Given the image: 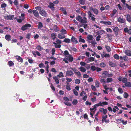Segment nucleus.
Returning <instances> with one entry per match:
<instances>
[{"label": "nucleus", "mask_w": 131, "mask_h": 131, "mask_svg": "<svg viewBox=\"0 0 131 131\" xmlns=\"http://www.w3.org/2000/svg\"><path fill=\"white\" fill-rule=\"evenodd\" d=\"M14 16L13 15H9L5 17V19L7 20H13L14 18Z\"/></svg>", "instance_id": "f8f14e48"}, {"label": "nucleus", "mask_w": 131, "mask_h": 131, "mask_svg": "<svg viewBox=\"0 0 131 131\" xmlns=\"http://www.w3.org/2000/svg\"><path fill=\"white\" fill-rule=\"evenodd\" d=\"M66 89L68 91H70L71 90V89L69 85H66Z\"/></svg>", "instance_id": "e2e57ef3"}, {"label": "nucleus", "mask_w": 131, "mask_h": 131, "mask_svg": "<svg viewBox=\"0 0 131 131\" xmlns=\"http://www.w3.org/2000/svg\"><path fill=\"white\" fill-rule=\"evenodd\" d=\"M126 19L129 22H131V17L129 15L127 14L126 15Z\"/></svg>", "instance_id": "412c9836"}, {"label": "nucleus", "mask_w": 131, "mask_h": 131, "mask_svg": "<svg viewBox=\"0 0 131 131\" xmlns=\"http://www.w3.org/2000/svg\"><path fill=\"white\" fill-rule=\"evenodd\" d=\"M11 37L10 35H7L5 36V38L7 40L9 41L11 40Z\"/></svg>", "instance_id": "5701e85b"}, {"label": "nucleus", "mask_w": 131, "mask_h": 131, "mask_svg": "<svg viewBox=\"0 0 131 131\" xmlns=\"http://www.w3.org/2000/svg\"><path fill=\"white\" fill-rule=\"evenodd\" d=\"M31 25L28 24H26L22 26L21 29L23 31H24L26 29H28L29 28L31 27Z\"/></svg>", "instance_id": "f03ea898"}, {"label": "nucleus", "mask_w": 131, "mask_h": 131, "mask_svg": "<svg viewBox=\"0 0 131 131\" xmlns=\"http://www.w3.org/2000/svg\"><path fill=\"white\" fill-rule=\"evenodd\" d=\"M16 58L19 62L22 63L23 62V60L22 58L20 56H16Z\"/></svg>", "instance_id": "ddd939ff"}, {"label": "nucleus", "mask_w": 131, "mask_h": 131, "mask_svg": "<svg viewBox=\"0 0 131 131\" xmlns=\"http://www.w3.org/2000/svg\"><path fill=\"white\" fill-rule=\"evenodd\" d=\"M80 69V71L83 72H84L86 71V69L84 67H81L79 68Z\"/></svg>", "instance_id": "393cba45"}, {"label": "nucleus", "mask_w": 131, "mask_h": 131, "mask_svg": "<svg viewBox=\"0 0 131 131\" xmlns=\"http://www.w3.org/2000/svg\"><path fill=\"white\" fill-rule=\"evenodd\" d=\"M123 60L125 62H127L128 60V57L126 56H124Z\"/></svg>", "instance_id": "f704fd0d"}, {"label": "nucleus", "mask_w": 131, "mask_h": 131, "mask_svg": "<svg viewBox=\"0 0 131 131\" xmlns=\"http://www.w3.org/2000/svg\"><path fill=\"white\" fill-rule=\"evenodd\" d=\"M102 58L104 57H106L109 56V54H102Z\"/></svg>", "instance_id": "603ef678"}, {"label": "nucleus", "mask_w": 131, "mask_h": 131, "mask_svg": "<svg viewBox=\"0 0 131 131\" xmlns=\"http://www.w3.org/2000/svg\"><path fill=\"white\" fill-rule=\"evenodd\" d=\"M117 20L119 22L122 23H124L126 21L125 19L123 18H122L120 17L118 18Z\"/></svg>", "instance_id": "0eeeda50"}, {"label": "nucleus", "mask_w": 131, "mask_h": 131, "mask_svg": "<svg viewBox=\"0 0 131 131\" xmlns=\"http://www.w3.org/2000/svg\"><path fill=\"white\" fill-rule=\"evenodd\" d=\"M99 111L100 112H103V113L104 114H105L106 113H107V109H104L103 108H101L99 109Z\"/></svg>", "instance_id": "1a4fd4ad"}, {"label": "nucleus", "mask_w": 131, "mask_h": 131, "mask_svg": "<svg viewBox=\"0 0 131 131\" xmlns=\"http://www.w3.org/2000/svg\"><path fill=\"white\" fill-rule=\"evenodd\" d=\"M53 78L55 80L56 83L57 84H58L59 83V79L57 77H53Z\"/></svg>", "instance_id": "aec40b11"}, {"label": "nucleus", "mask_w": 131, "mask_h": 131, "mask_svg": "<svg viewBox=\"0 0 131 131\" xmlns=\"http://www.w3.org/2000/svg\"><path fill=\"white\" fill-rule=\"evenodd\" d=\"M39 13L42 16L45 17H47V13L42 8L40 11L39 12Z\"/></svg>", "instance_id": "7ed1b4c3"}, {"label": "nucleus", "mask_w": 131, "mask_h": 131, "mask_svg": "<svg viewBox=\"0 0 131 131\" xmlns=\"http://www.w3.org/2000/svg\"><path fill=\"white\" fill-rule=\"evenodd\" d=\"M54 29L56 32H57L59 30V28L56 26H54Z\"/></svg>", "instance_id": "72a5a7b5"}, {"label": "nucleus", "mask_w": 131, "mask_h": 131, "mask_svg": "<svg viewBox=\"0 0 131 131\" xmlns=\"http://www.w3.org/2000/svg\"><path fill=\"white\" fill-rule=\"evenodd\" d=\"M7 6V5L5 3H2L1 5V7L2 8H3Z\"/></svg>", "instance_id": "0e129e2a"}, {"label": "nucleus", "mask_w": 131, "mask_h": 131, "mask_svg": "<svg viewBox=\"0 0 131 131\" xmlns=\"http://www.w3.org/2000/svg\"><path fill=\"white\" fill-rule=\"evenodd\" d=\"M71 41L75 43H78V41L77 39L74 36H72L71 39Z\"/></svg>", "instance_id": "4468645a"}, {"label": "nucleus", "mask_w": 131, "mask_h": 131, "mask_svg": "<svg viewBox=\"0 0 131 131\" xmlns=\"http://www.w3.org/2000/svg\"><path fill=\"white\" fill-rule=\"evenodd\" d=\"M14 3L15 5L17 7V6L19 4L17 0H15L14 2Z\"/></svg>", "instance_id": "864d4df0"}, {"label": "nucleus", "mask_w": 131, "mask_h": 131, "mask_svg": "<svg viewBox=\"0 0 131 131\" xmlns=\"http://www.w3.org/2000/svg\"><path fill=\"white\" fill-rule=\"evenodd\" d=\"M106 64L105 63L102 62L100 63V66L102 67H104L106 66Z\"/></svg>", "instance_id": "69168bd1"}, {"label": "nucleus", "mask_w": 131, "mask_h": 131, "mask_svg": "<svg viewBox=\"0 0 131 131\" xmlns=\"http://www.w3.org/2000/svg\"><path fill=\"white\" fill-rule=\"evenodd\" d=\"M58 37L60 39H62L64 38H65V36L63 34H59L58 35Z\"/></svg>", "instance_id": "6ab92c4d"}, {"label": "nucleus", "mask_w": 131, "mask_h": 131, "mask_svg": "<svg viewBox=\"0 0 131 131\" xmlns=\"http://www.w3.org/2000/svg\"><path fill=\"white\" fill-rule=\"evenodd\" d=\"M79 41L80 42H82V43H85V40L83 39V38L81 36H79Z\"/></svg>", "instance_id": "4be33fe9"}, {"label": "nucleus", "mask_w": 131, "mask_h": 131, "mask_svg": "<svg viewBox=\"0 0 131 131\" xmlns=\"http://www.w3.org/2000/svg\"><path fill=\"white\" fill-rule=\"evenodd\" d=\"M82 17L80 16H78L76 17V19L78 21L81 23V21Z\"/></svg>", "instance_id": "a878e982"}, {"label": "nucleus", "mask_w": 131, "mask_h": 131, "mask_svg": "<svg viewBox=\"0 0 131 131\" xmlns=\"http://www.w3.org/2000/svg\"><path fill=\"white\" fill-rule=\"evenodd\" d=\"M89 9L90 10L92 11L94 14L97 15L99 13V11L97 9L93 8V7H89Z\"/></svg>", "instance_id": "20e7f679"}, {"label": "nucleus", "mask_w": 131, "mask_h": 131, "mask_svg": "<svg viewBox=\"0 0 131 131\" xmlns=\"http://www.w3.org/2000/svg\"><path fill=\"white\" fill-rule=\"evenodd\" d=\"M8 64L9 66L11 67L14 66V63L12 61H9L8 62Z\"/></svg>", "instance_id": "c85d7f7f"}, {"label": "nucleus", "mask_w": 131, "mask_h": 131, "mask_svg": "<svg viewBox=\"0 0 131 131\" xmlns=\"http://www.w3.org/2000/svg\"><path fill=\"white\" fill-rule=\"evenodd\" d=\"M57 76L60 78L63 77V74L62 72H59V74L57 75Z\"/></svg>", "instance_id": "c9c22d12"}, {"label": "nucleus", "mask_w": 131, "mask_h": 131, "mask_svg": "<svg viewBox=\"0 0 131 131\" xmlns=\"http://www.w3.org/2000/svg\"><path fill=\"white\" fill-rule=\"evenodd\" d=\"M122 82L124 83H126L127 82V79L126 78H124L122 80Z\"/></svg>", "instance_id": "09e8293b"}, {"label": "nucleus", "mask_w": 131, "mask_h": 131, "mask_svg": "<svg viewBox=\"0 0 131 131\" xmlns=\"http://www.w3.org/2000/svg\"><path fill=\"white\" fill-rule=\"evenodd\" d=\"M122 118H121L117 120V123L118 124L121 123L122 122Z\"/></svg>", "instance_id": "774afa93"}, {"label": "nucleus", "mask_w": 131, "mask_h": 131, "mask_svg": "<svg viewBox=\"0 0 131 131\" xmlns=\"http://www.w3.org/2000/svg\"><path fill=\"white\" fill-rule=\"evenodd\" d=\"M53 43L55 47L56 48H60L61 47V45L60 44L53 42Z\"/></svg>", "instance_id": "c756f323"}, {"label": "nucleus", "mask_w": 131, "mask_h": 131, "mask_svg": "<svg viewBox=\"0 0 131 131\" xmlns=\"http://www.w3.org/2000/svg\"><path fill=\"white\" fill-rule=\"evenodd\" d=\"M123 96L125 98H127L128 96H129V95H128V94L126 92H125L124 93V94H123Z\"/></svg>", "instance_id": "a18cd8bd"}, {"label": "nucleus", "mask_w": 131, "mask_h": 131, "mask_svg": "<svg viewBox=\"0 0 131 131\" xmlns=\"http://www.w3.org/2000/svg\"><path fill=\"white\" fill-rule=\"evenodd\" d=\"M125 86L130 88L131 87V83L130 82H127L125 84Z\"/></svg>", "instance_id": "bb28decb"}, {"label": "nucleus", "mask_w": 131, "mask_h": 131, "mask_svg": "<svg viewBox=\"0 0 131 131\" xmlns=\"http://www.w3.org/2000/svg\"><path fill=\"white\" fill-rule=\"evenodd\" d=\"M102 75H105L108 77H112L113 75L112 73L111 72L110 74H109L107 71H105L103 73H102Z\"/></svg>", "instance_id": "423d86ee"}, {"label": "nucleus", "mask_w": 131, "mask_h": 131, "mask_svg": "<svg viewBox=\"0 0 131 131\" xmlns=\"http://www.w3.org/2000/svg\"><path fill=\"white\" fill-rule=\"evenodd\" d=\"M93 38V37L91 35H88L87 37V40L89 43L91 42L90 40H92Z\"/></svg>", "instance_id": "9b49d317"}, {"label": "nucleus", "mask_w": 131, "mask_h": 131, "mask_svg": "<svg viewBox=\"0 0 131 131\" xmlns=\"http://www.w3.org/2000/svg\"><path fill=\"white\" fill-rule=\"evenodd\" d=\"M90 43H91L92 46L93 47H95V45L97 44V43L96 42L95 40L93 41H92Z\"/></svg>", "instance_id": "cd10ccee"}, {"label": "nucleus", "mask_w": 131, "mask_h": 131, "mask_svg": "<svg viewBox=\"0 0 131 131\" xmlns=\"http://www.w3.org/2000/svg\"><path fill=\"white\" fill-rule=\"evenodd\" d=\"M78 76L79 78H80L81 77V74L80 72L79 71H78L75 74Z\"/></svg>", "instance_id": "37998d69"}, {"label": "nucleus", "mask_w": 131, "mask_h": 131, "mask_svg": "<svg viewBox=\"0 0 131 131\" xmlns=\"http://www.w3.org/2000/svg\"><path fill=\"white\" fill-rule=\"evenodd\" d=\"M100 81L101 83H102L103 85L106 84L107 82L105 81V79H101Z\"/></svg>", "instance_id": "4c0bfd02"}, {"label": "nucleus", "mask_w": 131, "mask_h": 131, "mask_svg": "<svg viewBox=\"0 0 131 131\" xmlns=\"http://www.w3.org/2000/svg\"><path fill=\"white\" fill-rule=\"evenodd\" d=\"M88 16L89 19L91 18V19L94 21H95L96 18L95 17V15L91 13L90 11H89L88 12Z\"/></svg>", "instance_id": "f257e3e1"}, {"label": "nucleus", "mask_w": 131, "mask_h": 131, "mask_svg": "<svg viewBox=\"0 0 131 131\" xmlns=\"http://www.w3.org/2000/svg\"><path fill=\"white\" fill-rule=\"evenodd\" d=\"M95 85L96 87L98 88L99 86V83L98 81H97L95 82Z\"/></svg>", "instance_id": "052dcab7"}, {"label": "nucleus", "mask_w": 131, "mask_h": 131, "mask_svg": "<svg viewBox=\"0 0 131 131\" xmlns=\"http://www.w3.org/2000/svg\"><path fill=\"white\" fill-rule=\"evenodd\" d=\"M43 26L41 22H39L38 28L39 29H41L42 28Z\"/></svg>", "instance_id": "473e14b6"}, {"label": "nucleus", "mask_w": 131, "mask_h": 131, "mask_svg": "<svg viewBox=\"0 0 131 131\" xmlns=\"http://www.w3.org/2000/svg\"><path fill=\"white\" fill-rule=\"evenodd\" d=\"M54 6V4L52 3H49L48 6V7L52 10H54L55 7Z\"/></svg>", "instance_id": "9d476101"}, {"label": "nucleus", "mask_w": 131, "mask_h": 131, "mask_svg": "<svg viewBox=\"0 0 131 131\" xmlns=\"http://www.w3.org/2000/svg\"><path fill=\"white\" fill-rule=\"evenodd\" d=\"M75 81V83L77 84H79L80 82V80L79 79H76Z\"/></svg>", "instance_id": "ea45409f"}, {"label": "nucleus", "mask_w": 131, "mask_h": 131, "mask_svg": "<svg viewBox=\"0 0 131 131\" xmlns=\"http://www.w3.org/2000/svg\"><path fill=\"white\" fill-rule=\"evenodd\" d=\"M65 59H67L70 62H72L73 61V58L70 54L68 55V56H66L65 57Z\"/></svg>", "instance_id": "39448f33"}, {"label": "nucleus", "mask_w": 131, "mask_h": 131, "mask_svg": "<svg viewBox=\"0 0 131 131\" xmlns=\"http://www.w3.org/2000/svg\"><path fill=\"white\" fill-rule=\"evenodd\" d=\"M56 35L54 33L52 34L51 35V36L52 38L54 40L56 38Z\"/></svg>", "instance_id": "8fccbe9b"}, {"label": "nucleus", "mask_w": 131, "mask_h": 131, "mask_svg": "<svg viewBox=\"0 0 131 131\" xmlns=\"http://www.w3.org/2000/svg\"><path fill=\"white\" fill-rule=\"evenodd\" d=\"M86 94L85 92L84 91H82L80 94V95L81 96H84L83 94Z\"/></svg>", "instance_id": "338daca9"}, {"label": "nucleus", "mask_w": 131, "mask_h": 131, "mask_svg": "<svg viewBox=\"0 0 131 131\" xmlns=\"http://www.w3.org/2000/svg\"><path fill=\"white\" fill-rule=\"evenodd\" d=\"M113 57L114 58L118 60L119 59V57L118 55L117 54H115Z\"/></svg>", "instance_id": "79ce46f5"}, {"label": "nucleus", "mask_w": 131, "mask_h": 131, "mask_svg": "<svg viewBox=\"0 0 131 131\" xmlns=\"http://www.w3.org/2000/svg\"><path fill=\"white\" fill-rule=\"evenodd\" d=\"M60 32H61V34L63 35L65 34H67L66 31L64 29H62L60 31Z\"/></svg>", "instance_id": "58836bf2"}, {"label": "nucleus", "mask_w": 131, "mask_h": 131, "mask_svg": "<svg viewBox=\"0 0 131 131\" xmlns=\"http://www.w3.org/2000/svg\"><path fill=\"white\" fill-rule=\"evenodd\" d=\"M87 23V18L86 17L82 18L81 21V23L86 24Z\"/></svg>", "instance_id": "2eb2a0df"}, {"label": "nucleus", "mask_w": 131, "mask_h": 131, "mask_svg": "<svg viewBox=\"0 0 131 131\" xmlns=\"http://www.w3.org/2000/svg\"><path fill=\"white\" fill-rule=\"evenodd\" d=\"M70 69L74 71L75 74H76V72H77L78 71V70L75 68H70Z\"/></svg>", "instance_id": "a19ab883"}, {"label": "nucleus", "mask_w": 131, "mask_h": 131, "mask_svg": "<svg viewBox=\"0 0 131 131\" xmlns=\"http://www.w3.org/2000/svg\"><path fill=\"white\" fill-rule=\"evenodd\" d=\"M94 27H95L97 28V30H100L101 29V27L99 26H97L95 24H94Z\"/></svg>", "instance_id": "5fc2aeb1"}, {"label": "nucleus", "mask_w": 131, "mask_h": 131, "mask_svg": "<svg viewBox=\"0 0 131 131\" xmlns=\"http://www.w3.org/2000/svg\"><path fill=\"white\" fill-rule=\"evenodd\" d=\"M59 10H61L63 13L66 15L67 14V13L66 11V9L63 7H61L59 9Z\"/></svg>", "instance_id": "a211bd4d"}, {"label": "nucleus", "mask_w": 131, "mask_h": 131, "mask_svg": "<svg viewBox=\"0 0 131 131\" xmlns=\"http://www.w3.org/2000/svg\"><path fill=\"white\" fill-rule=\"evenodd\" d=\"M74 74L73 72L71 70H68L66 72V75L68 76L72 75Z\"/></svg>", "instance_id": "6e6552de"}, {"label": "nucleus", "mask_w": 131, "mask_h": 131, "mask_svg": "<svg viewBox=\"0 0 131 131\" xmlns=\"http://www.w3.org/2000/svg\"><path fill=\"white\" fill-rule=\"evenodd\" d=\"M31 35L30 33L27 34L26 35V38L29 39H30V38Z\"/></svg>", "instance_id": "3c124183"}, {"label": "nucleus", "mask_w": 131, "mask_h": 131, "mask_svg": "<svg viewBox=\"0 0 131 131\" xmlns=\"http://www.w3.org/2000/svg\"><path fill=\"white\" fill-rule=\"evenodd\" d=\"M125 54L128 56H131V51L130 50H126L125 51Z\"/></svg>", "instance_id": "f3484780"}, {"label": "nucleus", "mask_w": 131, "mask_h": 131, "mask_svg": "<svg viewBox=\"0 0 131 131\" xmlns=\"http://www.w3.org/2000/svg\"><path fill=\"white\" fill-rule=\"evenodd\" d=\"M57 40L56 41V42H57V43L60 44H61V41L60 40L58 39V38L56 39Z\"/></svg>", "instance_id": "13d9d810"}, {"label": "nucleus", "mask_w": 131, "mask_h": 131, "mask_svg": "<svg viewBox=\"0 0 131 131\" xmlns=\"http://www.w3.org/2000/svg\"><path fill=\"white\" fill-rule=\"evenodd\" d=\"M25 19L24 17H22L21 18V17H19V19H17V21L19 23H21L22 20H23Z\"/></svg>", "instance_id": "b1692460"}, {"label": "nucleus", "mask_w": 131, "mask_h": 131, "mask_svg": "<svg viewBox=\"0 0 131 131\" xmlns=\"http://www.w3.org/2000/svg\"><path fill=\"white\" fill-rule=\"evenodd\" d=\"M35 9L36 10H39V12H40L41 10L42 9V8H41V7L40 6L36 7H35Z\"/></svg>", "instance_id": "4d7b16f0"}, {"label": "nucleus", "mask_w": 131, "mask_h": 131, "mask_svg": "<svg viewBox=\"0 0 131 131\" xmlns=\"http://www.w3.org/2000/svg\"><path fill=\"white\" fill-rule=\"evenodd\" d=\"M32 13L34 16L37 17H38L39 16V14L38 12L36 10H32Z\"/></svg>", "instance_id": "dca6fc26"}, {"label": "nucleus", "mask_w": 131, "mask_h": 131, "mask_svg": "<svg viewBox=\"0 0 131 131\" xmlns=\"http://www.w3.org/2000/svg\"><path fill=\"white\" fill-rule=\"evenodd\" d=\"M88 60L90 62L94 61V58L93 57L89 58H88Z\"/></svg>", "instance_id": "bf43d9fd"}, {"label": "nucleus", "mask_w": 131, "mask_h": 131, "mask_svg": "<svg viewBox=\"0 0 131 131\" xmlns=\"http://www.w3.org/2000/svg\"><path fill=\"white\" fill-rule=\"evenodd\" d=\"M73 92L74 94L76 96H77L78 95V93L77 91L75 89L73 90Z\"/></svg>", "instance_id": "6e6d98bb"}, {"label": "nucleus", "mask_w": 131, "mask_h": 131, "mask_svg": "<svg viewBox=\"0 0 131 131\" xmlns=\"http://www.w3.org/2000/svg\"><path fill=\"white\" fill-rule=\"evenodd\" d=\"M63 42L67 43H70L71 42V40L69 39L66 38L64 40Z\"/></svg>", "instance_id": "2f4dec72"}, {"label": "nucleus", "mask_w": 131, "mask_h": 131, "mask_svg": "<svg viewBox=\"0 0 131 131\" xmlns=\"http://www.w3.org/2000/svg\"><path fill=\"white\" fill-rule=\"evenodd\" d=\"M78 103V101L75 99H74L72 102V103L73 105H76Z\"/></svg>", "instance_id": "49530a36"}, {"label": "nucleus", "mask_w": 131, "mask_h": 131, "mask_svg": "<svg viewBox=\"0 0 131 131\" xmlns=\"http://www.w3.org/2000/svg\"><path fill=\"white\" fill-rule=\"evenodd\" d=\"M91 87L92 90L93 91H95L96 90V88L95 86L93 85H91Z\"/></svg>", "instance_id": "de8ad7c7"}, {"label": "nucleus", "mask_w": 131, "mask_h": 131, "mask_svg": "<svg viewBox=\"0 0 131 131\" xmlns=\"http://www.w3.org/2000/svg\"><path fill=\"white\" fill-rule=\"evenodd\" d=\"M118 90L120 93H123V91L121 88H119L118 89Z\"/></svg>", "instance_id": "c03bdc74"}, {"label": "nucleus", "mask_w": 131, "mask_h": 131, "mask_svg": "<svg viewBox=\"0 0 131 131\" xmlns=\"http://www.w3.org/2000/svg\"><path fill=\"white\" fill-rule=\"evenodd\" d=\"M113 79L112 78H108L107 79V82L109 83L113 81Z\"/></svg>", "instance_id": "e433bc0d"}, {"label": "nucleus", "mask_w": 131, "mask_h": 131, "mask_svg": "<svg viewBox=\"0 0 131 131\" xmlns=\"http://www.w3.org/2000/svg\"><path fill=\"white\" fill-rule=\"evenodd\" d=\"M109 65L111 67H115V63H113L112 61H110L109 62Z\"/></svg>", "instance_id": "7c9ffc66"}, {"label": "nucleus", "mask_w": 131, "mask_h": 131, "mask_svg": "<svg viewBox=\"0 0 131 131\" xmlns=\"http://www.w3.org/2000/svg\"><path fill=\"white\" fill-rule=\"evenodd\" d=\"M119 29L117 27H115L113 29L114 31L116 32H117L119 31Z\"/></svg>", "instance_id": "680f3d73"}]
</instances>
